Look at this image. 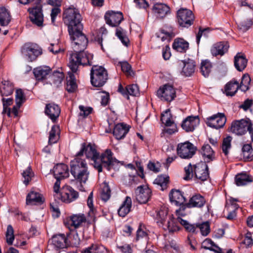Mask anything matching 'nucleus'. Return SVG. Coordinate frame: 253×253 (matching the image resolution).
<instances>
[{
    "instance_id": "473e14b6",
    "label": "nucleus",
    "mask_w": 253,
    "mask_h": 253,
    "mask_svg": "<svg viewBox=\"0 0 253 253\" xmlns=\"http://www.w3.org/2000/svg\"><path fill=\"white\" fill-rule=\"evenodd\" d=\"M43 199L42 195L38 192L31 191L27 196L26 203L28 205H34L42 203Z\"/></svg>"
},
{
    "instance_id": "a211bd4d",
    "label": "nucleus",
    "mask_w": 253,
    "mask_h": 253,
    "mask_svg": "<svg viewBox=\"0 0 253 253\" xmlns=\"http://www.w3.org/2000/svg\"><path fill=\"white\" fill-rule=\"evenodd\" d=\"M106 22L112 27L118 26L123 20V15L121 12L108 11L104 16Z\"/></svg>"
},
{
    "instance_id": "a19ab883",
    "label": "nucleus",
    "mask_w": 253,
    "mask_h": 253,
    "mask_svg": "<svg viewBox=\"0 0 253 253\" xmlns=\"http://www.w3.org/2000/svg\"><path fill=\"white\" fill-rule=\"evenodd\" d=\"M60 128L59 126L53 125L49 132L48 143L50 144L55 143L59 139Z\"/></svg>"
},
{
    "instance_id": "412c9836",
    "label": "nucleus",
    "mask_w": 253,
    "mask_h": 253,
    "mask_svg": "<svg viewBox=\"0 0 253 253\" xmlns=\"http://www.w3.org/2000/svg\"><path fill=\"white\" fill-rule=\"evenodd\" d=\"M180 65L182 67L181 74L185 77H189L193 74L196 68L195 62L190 59L181 61Z\"/></svg>"
},
{
    "instance_id": "338daca9",
    "label": "nucleus",
    "mask_w": 253,
    "mask_h": 253,
    "mask_svg": "<svg viewBox=\"0 0 253 253\" xmlns=\"http://www.w3.org/2000/svg\"><path fill=\"white\" fill-rule=\"evenodd\" d=\"M185 175L184 177L185 180H188L192 178L194 174V169L191 164H189L184 168Z\"/></svg>"
},
{
    "instance_id": "c03bdc74",
    "label": "nucleus",
    "mask_w": 253,
    "mask_h": 253,
    "mask_svg": "<svg viewBox=\"0 0 253 253\" xmlns=\"http://www.w3.org/2000/svg\"><path fill=\"white\" fill-rule=\"evenodd\" d=\"M10 21V16L9 11L4 7H0V25L6 26Z\"/></svg>"
},
{
    "instance_id": "9d476101",
    "label": "nucleus",
    "mask_w": 253,
    "mask_h": 253,
    "mask_svg": "<svg viewBox=\"0 0 253 253\" xmlns=\"http://www.w3.org/2000/svg\"><path fill=\"white\" fill-rule=\"evenodd\" d=\"M177 18L180 26L188 27L192 24L194 17L192 11L182 8L177 11Z\"/></svg>"
},
{
    "instance_id": "13d9d810",
    "label": "nucleus",
    "mask_w": 253,
    "mask_h": 253,
    "mask_svg": "<svg viewBox=\"0 0 253 253\" xmlns=\"http://www.w3.org/2000/svg\"><path fill=\"white\" fill-rule=\"evenodd\" d=\"M6 243L9 245H12L14 240V230L11 225H8L6 232Z\"/></svg>"
},
{
    "instance_id": "f03ea898",
    "label": "nucleus",
    "mask_w": 253,
    "mask_h": 253,
    "mask_svg": "<svg viewBox=\"0 0 253 253\" xmlns=\"http://www.w3.org/2000/svg\"><path fill=\"white\" fill-rule=\"evenodd\" d=\"M70 58L69 66L72 72L76 73L79 65L91 66L92 64L93 55L82 50H75Z\"/></svg>"
},
{
    "instance_id": "7ed1b4c3",
    "label": "nucleus",
    "mask_w": 253,
    "mask_h": 253,
    "mask_svg": "<svg viewBox=\"0 0 253 253\" xmlns=\"http://www.w3.org/2000/svg\"><path fill=\"white\" fill-rule=\"evenodd\" d=\"M60 181H56L53 186L54 197L55 200L70 203L78 197V193L69 186H64L60 190Z\"/></svg>"
},
{
    "instance_id": "cd10ccee",
    "label": "nucleus",
    "mask_w": 253,
    "mask_h": 253,
    "mask_svg": "<svg viewBox=\"0 0 253 253\" xmlns=\"http://www.w3.org/2000/svg\"><path fill=\"white\" fill-rule=\"evenodd\" d=\"M118 91L124 96H126L127 99L129 98L128 95L137 96L139 94V88L136 84L127 85L125 89L120 84Z\"/></svg>"
},
{
    "instance_id": "c756f323",
    "label": "nucleus",
    "mask_w": 253,
    "mask_h": 253,
    "mask_svg": "<svg viewBox=\"0 0 253 253\" xmlns=\"http://www.w3.org/2000/svg\"><path fill=\"white\" fill-rule=\"evenodd\" d=\"M178 223L179 222L177 220V218H175L172 215H170L163 228L165 230H168L169 232H176L179 229Z\"/></svg>"
},
{
    "instance_id": "9b49d317",
    "label": "nucleus",
    "mask_w": 253,
    "mask_h": 253,
    "mask_svg": "<svg viewBox=\"0 0 253 253\" xmlns=\"http://www.w3.org/2000/svg\"><path fill=\"white\" fill-rule=\"evenodd\" d=\"M196 151V148L189 141L179 143L177 146V154L182 159H188L192 158Z\"/></svg>"
},
{
    "instance_id": "6e6552de",
    "label": "nucleus",
    "mask_w": 253,
    "mask_h": 253,
    "mask_svg": "<svg viewBox=\"0 0 253 253\" xmlns=\"http://www.w3.org/2000/svg\"><path fill=\"white\" fill-rule=\"evenodd\" d=\"M82 30L76 29L73 30V33L69 32L75 50H84L87 46L88 41Z\"/></svg>"
},
{
    "instance_id": "58836bf2",
    "label": "nucleus",
    "mask_w": 253,
    "mask_h": 253,
    "mask_svg": "<svg viewBox=\"0 0 253 253\" xmlns=\"http://www.w3.org/2000/svg\"><path fill=\"white\" fill-rule=\"evenodd\" d=\"M252 178L246 173H241L236 175L235 181L237 186H243L252 181Z\"/></svg>"
},
{
    "instance_id": "2f4dec72",
    "label": "nucleus",
    "mask_w": 253,
    "mask_h": 253,
    "mask_svg": "<svg viewBox=\"0 0 253 253\" xmlns=\"http://www.w3.org/2000/svg\"><path fill=\"white\" fill-rule=\"evenodd\" d=\"M128 128L126 125L118 124L114 128L113 134L117 139L123 138L128 131Z\"/></svg>"
},
{
    "instance_id": "79ce46f5",
    "label": "nucleus",
    "mask_w": 253,
    "mask_h": 253,
    "mask_svg": "<svg viewBox=\"0 0 253 253\" xmlns=\"http://www.w3.org/2000/svg\"><path fill=\"white\" fill-rule=\"evenodd\" d=\"M202 247L206 249L214 252L216 253H222V250L210 239H205L203 243Z\"/></svg>"
},
{
    "instance_id": "e433bc0d",
    "label": "nucleus",
    "mask_w": 253,
    "mask_h": 253,
    "mask_svg": "<svg viewBox=\"0 0 253 253\" xmlns=\"http://www.w3.org/2000/svg\"><path fill=\"white\" fill-rule=\"evenodd\" d=\"M172 47L177 51L184 52L188 49L189 43L183 39H177L174 40Z\"/></svg>"
},
{
    "instance_id": "5fc2aeb1",
    "label": "nucleus",
    "mask_w": 253,
    "mask_h": 253,
    "mask_svg": "<svg viewBox=\"0 0 253 253\" xmlns=\"http://www.w3.org/2000/svg\"><path fill=\"white\" fill-rule=\"evenodd\" d=\"M116 35L124 45L125 46L128 45L129 40L126 34L125 31L123 29L120 27L117 28Z\"/></svg>"
},
{
    "instance_id": "4d7b16f0",
    "label": "nucleus",
    "mask_w": 253,
    "mask_h": 253,
    "mask_svg": "<svg viewBox=\"0 0 253 253\" xmlns=\"http://www.w3.org/2000/svg\"><path fill=\"white\" fill-rule=\"evenodd\" d=\"M25 100V96L23 90L21 89H17L16 90L15 101L18 107L20 108Z\"/></svg>"
},
{
    "instance_id": "774afa93",
    "label": "nucleus",
    "mask_w": 253,
    "mask_h": 253,
    "mask_svg": "<svg viewBox=\"0 0 253 253\" xmlns=\"http://www.w3.org/2000/svg\"><path fill=\"white\" fill-rule=\"evenodd\" d=\"M197 227H198L200 229L201 233L203 236H207L210 231V224L208 222H204L202 224H197Z\"/></svg>"
},
{
    "instance_id": "de8ad7c7",
    "label": "nucleus",
    "mask_w": 253,
    "mask_h": 253,
    "mask_svg": "<svg viewBox=\"0 0 253 253\" xmlns=\"http://www.w3.org/2000/svg\"><path fill=\"white\" fill-rule=\"evenodd\" d=\"M64 77L63 74L59 71H54L49 76L50 82L57 87L61 84Z\"/></svg>"
},
{
    "instance_id": "6ab92c4d",
    "label": "nucleus",
    "mask_w": 253,
    "mask_h": 253,
    "mask_svg": "<svg viewBox=\"0 0 253 253\" xmlns=\"http://www.w3.org/2000/svg\"><path fill=\"white\" fill-rule=\"evenodd\" d=\"M195 177L201 181L206 180L209 177L208 167L204 162H201L194 166Z\"/></svg>"
},
{
    "instance_id": "c85d7f7f",
    "label": "nucleus",
    "mask_w": 253,
    "mask_h": 253,
    "mask_svg": "<svg viewBox=\"0 0 253 253\" xmlns=\"http://www.w3.org/2000/svg\"><path fill=\"white\" fill-rule=\"evenodd\" d=\"M248 63L245 55L242 53H238L234 57V65L239 71H242L246 67Z\"/></svg>"
},
{
    "instance_id": "09e8293b",
    "label": "nucleus",
    "mask_w": 253,
    "mask_h": 253,
    "mask_svg": "<svg viewBox=\"0 0 253 253\" xmlns=\"http://www.w3.org/2000/svg\"><path fill=\"white\" fill-rule=\"evenodd\" d=\"M169 177L167 175H159L154 180V183L160 187L162 191L167 189Z\"/></svg>"
},
{
    "instance_id": "ddd939ff",
    "label": "nucleus",
    "mask_w": 253,
    "mask_h": 253,
    "mask_svg": "<svg viewBox=\"0 0 253 253\" xmlns=\"http://www.w3.org/2000/svg\"><path fill=\"white\" fill-rule=\"evenodd\" d=\"M113 153L110 149H106L105 152L99 156L100 163L101 166H104L108 170L114 168L115 165H118L120 162L113 157Z\"/></svg>"
},
{
    "instance_id": "aec40b11",
    "label": "nucleus",
    "mask_w": 253,
    "mask_h": 253,
    "mask_svg": "<svg viewBox=\"0 0 253 253\" xmlns=\"http://www.w3.org/2000/svg\"><path fill=\"white\" fill-rule=\"evenodd\" d=\"M199 123L200 120L198 116H190L183 121L181 127L186 132H192L194 131Z\"/></svg>"
},
{
    "instance_id": "f3484780",
    "label": "nucleus",
    "mask_w": 253,
    "mask_h": 253,
    "mask_svg": "<svg viewBox=\"0 0 253 253\" xmlns=\"http://www.w3.org/2000/svg\"><path fill=\"white\" fill-rule=\"evenodd\" d=\"M151 190L147 186H140L135 190L136 201L140 204H145L151 197Z\"/></svg>"
},
{
    "instance_id": "dca6fc26",
    "label": "nucleus",
    "mask_w": 253,
    "mask_h": 253,
    "mask_svg": "<svg viewBox=\"0 0 253 253\" xmlns=\"http://www.w3.org/2000/svg\"><path fill=\"white\" fill-rule=\"evenodd\" d=\"M152 9L156 18L158 19H163L170 13L169 6L163 3H155Z\"/></svg>"
},
{
    "instance_id": "864d4df0",
    "label": "nucleus",
    "mask_w": 253,
    "mask_h": 253,
    "mask_svg": "<svg viewBox=\"0 0 253 253\" xmlns=\"http://www.w3.org/2000/svg\"><path fill=\"white\" fill-rule=\"evenodd\" d=\"M119 64L121 67L122 71L127 77H132L134 75V72L131 70V65L126 61L120 62Z\"/></svg>"
},
{
    "instance_id": "393cba45",
    "label": "nucleus",
    "mask_w": 253,
    "mask_h": 253,
    "mask_svg": "<svg viewBox=\"0 0 253 253\" xmlns=\"http://www.w3.org/2000/svg\"><path fill=\"white\" fill-rule=\"evenodd\" d=\"M229 47L227 42H219L214 44L211 48V51L213 56L223 55Z\"/></svg>"
},
{
    "instance_id": "8fccbe9b",
    "label": "nucleus",
    "mask_w": 253,
    "mask_h": 253,
    "mask_svg": "<svg viewBox=\"0 0 253 253\" xmlns=\"http://www.w3.org/2000/svg\"><path fill=\"white\" fill-rule=\"evenodd\" d=\"M161 120L166 126H169L174 124L169 109L166 110L162 114Z\"/></svg>"
},
{
    "instance_id": "37998d69",
    "label": "nucleus",
    "mask_w": 253,
    "mask_h": 253,
    "mask_svg": "<svg viewBox=\"0 0 253 253\" xmlns=\"http://www.w3.org/2000/svg\"><path fill=\"white\" fill-rule=\"evenodd\" d=\"M168 210L166 207H162L157 213L156 220L157 223H160L164 226L168 219Z\"/></svg>"
},
{
    "instance_id": "6e6d98bb",
    "label": "nucleus",
    "mask_w": 253,
    "mask_h": 253,
    "mask_svg": "<svg viewBox=\"0 0 253 253\" xmlns=\"http://www.w3.org/2000/svg\"><path fill=\"white\" fill-rule=\"evenodd\" d=\"M251 78L248 75H245L242 78V81L239 86L240 89L245 92L249 89Z\"/></svg>"
},
{
    "instance_id": "4c0bfd02",
    "label": "nucleus",
    "mask_w": 253,
    "mask_h": 253,
    "mask_svg": "<svg viewBox=\"0 0 253 253\" xmlns=\"http://www.w3.org/2000/svg\"><path fill=\"white\" fill-rule=\"evenodd\" d=\"M202 154L204 157V160L207 162L212 161L214 159V151L208 144H205L203 146Z\"/></svg>"
},
{
    "instance_id": "680f3d73",
    "label": "nucleus",
    "mask_w": 253,
    "mask_h": 253,
    "mask_svg": "<svg viewBox=\"0 0 253 253\" xmlns=\"http://www.w3.org/2000/svg\"><path fill=\"white\" fill-rule=\"evenodd\" d=\"M22 176L24 178L23 181L24 183L26 185H28L32 177L34 176V173L32 171L31 167H28L27 169L23 172Z\"/></svg>"
},
{
    "instance_id": "0eeeda50",
    "label": "nucleus",
    "mask_w": 253,
    "mask_h": 253,
    "mask_svg": "<svg viewBox=\"0 0 253 253\" xmlns=\"http://www.w3.org/2000/svg\"><path fill=\"white\" fill-rule=\"evenodd\" d=\"M90 79L94 86H102L108 79L107 71L102 66H93L90 72Z\"/></svg>"
},
{
    "instance_id": "3c124183",
    "label": "nucleus",
    "mask_w": 253,
    "mask_h": 253,
    "mask_svg": "<svg viewBox=\"0 0 253 253\" xmlns=\"http://www.w3.org/2000/svg\"><path fill=\"white\" fill-rule=\"evenodd\" d=\"M242 153L244 159L247 161L252 160L253 158V149L251 144H247L243 146Z\"/></svg>"
},
{
    "instance_id": "a878e982",
    "label": "nucleus",
    "mask_w": 253,
    "mask_h": 253,
    "mask_svg": "<svg viewBox=\"0 0 253 253\" xmlns=\"http://www.w3.org/2000/svg\"><path fill=\"white\" fill-rule=\"evenodd\" d=\"M50 72V68L47 66H39L34 69L33 70L34 76L38 81L45 80Z\"/></svg>"
},
{
    "instance_id": "2eb2a0df",
    "label": "nucleus",
    "mask_w": 253,
    "mask_h": 253,
    "mask_svg": "<svg viewBox=\"0 0 253 253\" xmlns=\"http://www.w3.org/2000/svg\"><path fill=\"white\" fill-rule=\"evenodd\" d=\"M226 121V118L222 113H217L207 119V125L216 129L223 127Z\"/></svg>"
},
{
    "instance_id": "0e129e2a",
    "label": "nucleus",
    "mask_w": 253,
    "mask_h": 253,
    "mask_svg": "<svg viewBox=\"0 0 253 253\" xmlns=\"http://www.w3.org/2000/svg\"><path fill=\"white\" fill-rule=\"evenodd\" d=\"M232 137L230 136H227L225 138L222 142V150L223 152L225 155H227L229 153V150L231 148V141Z\"/></svg>"
},
{
    "instance_id": "49530a36",
    "label": "nucleus",
    "mask_w": 253,
    "mask_h": 253,
    "mask_svg": "<svg viewBox=\"0 0 253 253\" xmlns=\"http://www.w3.org/2000/svg\"><path fill=\"white\" fill-rule=\"evenodd\" d=\"M212 68V64L209 60H205L201 62L200 70L205 77H209L211 72Z\"/></svg>"
},
{
    "instance_id": "f8f14e48",
    "label": "nucleus",
    "mask_w": 253,
    "mask_h": 253,
    "mask_svg": "<svg viewBox=\"0 0 253 253\" xmlns=\"http://www.w3.org/2000/svg\"><path fill=\"white\" fill-rule=\"evenodd\" d=\"M157 95L162 100L170 102L176 96L175 89L172 84H166L159 89Z\"/></svg>"
},
{
    "instance_id": "4be33fe9",
    "label": "nucleus",
    "mask_w": 253,
    "mask_h": 253,
    "mask_svg": "<svg viewBox=\"0 0 253 253\" xmlns=\"http://www.w3.org/2000/svg\"><path fill=\"white\" fill-rule=\"evenodd\" d=\"M49 242L57 249H63L69 245L66 237L63 234L53 236Z\"/></svg>"
},
{
    "instance_id": "052dcab7",
    "label": "nucleus",
    "mask_w": 253,
    "mask_h": 253,
    "mask_svg": "<svg viewBox=\"0 0 253 253\" xmlns=\"http://www.w3.org/2000/svg\"><path fill=\"white\" fill-rule=\"evenodd\" d=\"M238 201L237 199H235L230 197L226 202V210H234L236 211L239 207V205L237 204Z\"/></svg>"
},
{
    "instance_id": "20e7f679",
    "label": "nucleus",
    "mask_w": 253,
    "mask_h": 253,
    "mask_svg": "<svg viewBox=\"0 0 253 253\" xmlns=\"http://www.w3.org/2000/svg\"><path fill=\"white\" fill-rule=\"evenodd\" d=\"M84 154L87 159L93 161L92 165L98 172L102 171V166L100 163L99 153L97 152L95 146L91 143L86 144L83 143L82 144L80 151L77 154L76 157L81 158Z\"/></svg>"
},
{
    "instance_id": "4468645a",
    "label": "nucleus",
    "mask_w": 253,
    "mask_h": 253,
    "mask_svg": "<svg viewBox=\"0 0 253 253\" xmlns=\"http://www.w3.org/2000/svg\"><path fill=\"white\" fill-rule=\"evenodd\" d=\"M28 11L30 13L29 17L32 22L38 27L42 26L43 15L41 5L39 4L35 7L29 8Z\"/></svg>"
},
{
    "instance_id": "39448f33",
    "label": "nucleus",
    "mask_w": 253,
    "mask_h": 253,
    "mask_svg": "<svg viewBox=\"0 0 253 253\" xmlns=\"http://www.w3.org/2000/svg\"><path fill=\"white\" fill-rule=\"evenodd\" d=\"M64 22L68 26V32L73 33V30H83L82 17L78 10L74 8H67L64 13Z\"/></svg>"
},
{
    "instance_id": "69168bd1",
    "label": "nucleus",
    "mask_w": 253,
    "mask_h": 253,
    "mask_svg": "<svg viewBox=\"0 0 253 253\" xmlns=\"http://www.w3.org/2000/svg\"><path fill=\"white\" fill-rule=\"evenodd\" d=\"M252 25V21L251 19L241 21L238 24L239 29L242 32H245L248 30Z\"/></svg>"
},
{
    "instance_id": "c9c22d12",
    "label": "nucleus",
    "mask_w": 253,
    "mask_h": 253,
    "mask_svg": "<svg viewBox=\"0 0 253 253\" xmlns=\"http://www.w3.org/2000/svg\"><path fill=\"white\" fill-rule=\"evenodd\" d=\"M239 88V85L238 82L236 81L233 80L225 85L224 93L227 96H232L235 95Z\"/></svg>"
},
{
    "instance_id": "603ef678",
    "label": "nucleus",
    "mask_w": 253,
    "mask_h": 253,
    "mask_svg": "<svg viewBox=\"0 0 253 253\" xmlns=\"http://www.w3.org/2000/svg\"><path fill=\"white\" fill-rule=\"evenodd\" d=\"M83 253H108V251L104 246L92 245L86 249Z\"/></svg>"
},
{
    "instance_id": "f257e3e1",
    "label": "nucleus",
    "mask_w": 253,
    "mask_h": 253,
    "mask_svg": "<svg viewBox=\"0 0 253 253\" xmlns=\"http://www.w3.org/2000/svg\"><path fill=\"white\" fill-rule=\"evenodd\" d=\"M71 173L74 178L81 183H85L87 180L89 171L85 161L76 157L70 163Z\"/></svg>"
},
{
    "instance_id": "1a4fd4ad",
    "label": "nucleus",
    "mask_w": 253,
    "mask_h": 253,
    "mask_svg": "<svg viewBox=\"0 0 253 253\" xmlns=\"http://www.w3.org/2000/svg\"><path fill=\"white\" fill-rule=\"evenodd\" d=\"M21 52L26 60L29 62H32L42 54V50L37 45L28 43L23 45Z\"/></svg>"
},
{
    "instance_id": "a18cd8bd",
    "label": "nucleus",
    "mask_w": 253,
    "mask_h": 253,
    "mask_svg": "<svg viewBox=\"0 0 253 253\" xmlns=\"http://www.w3.org/2000/svg\"><path fill=\"white\" fill-rule=\"evenodd\" d=\"M77 85L74 75L73 73H69L67 77L66 89L69 92H73L77 89Z\"/></svg>"
},
{
    "instance_id": "7c9ffc66",
    "label": "nucleus",
    "mask_w": 253,
    "mask_h": 253,
    "mask_svg": "<svg viewBox=\"0 0 253 253\" xmlns=\"http://www.w3.org/2000/svg\"><path fill=\"white\" fill-rule=\"evenodd\" d=\"M169 197L170 202L177 206H181L185 201L183 194L178 190H172L169 194Z\"/></svg>"
},
{
    "instance_id": "bb28decb",
    "label": "nucleus",
    "mask_w": 253,
    "mask_h": 253,
    "mask_svg": "<svg viewBox=\"0 0 253 253\" xmlns=\"http://www.w3.org/2000/svg\"><path fill=\"white\" fill-rule=\"evenodd\" d=\"M205 203L206 200L204 197L200 194H196L190 198L189 202L186 204V207L189 208H201Z\"/></svg>"
},
{
    "instance_id": "f704fd0d",
    "label": "nucleus",
    "mask_w": 253,
    "mask_h": 253,
    "mask_svg": "<svg viewBox=\"0 0 253 253\" xmlns=\"http://www.w3.org/2000/svg\"><path fill=\"white\" fill-rule=\"evenodd\" d=\"M131 204L132 201L131 198L127 196L118 211V214L120 216L125 217L130 211Z\"/></svg>"
},
{
    "instance_id": "bf43d9fd",
    "label": "nucleus",
    "mask_w": 253,
    "mask_h": 253,
    "mask_svg": "<svg viewBox=\"0 0 253 253\" xmlns=\"http://www.w3.org/2000/svg\"><path fill=\"white\" fill-rule=\"evenodd\" d=\"M67 242L69 244L73 245H78L80 243V238L78 234L75 232L70 233L66 237Z\"/></svg>"
},
{
    "instance_id": "e2e57ef3",
    "label": "nucleus",
    "mask_w": 253,
    "mask_h": 253,
    "mask_svg": "<svg viewBox=\"0 0 253 253\" xmlns=\"http://www.w3.org/2000/svg\"><path fill=\"white\" fill-rule=\"evenodd\" d=\"M111 196V190L110 189L106 183H105L102 189V192L101 194V197L102 200L104 201H108Z\"/></svg>"
},
{
    "instance_id": "ea45409f",
    "label": "nucleus",
    "mask_w": 253,
    "mask_h": 253,
    "mask_svg": "<svg viewBox=\"0 0 253 253\" xmlns=\"http://www.w3.org/2000/svg\"><path fill=\"white\" fill-rule=\"evenodd\" d=\"M85 221L86 218L84 214H75L71 217L70 224L71 226L77 228L79 227Z\"/></svg>"
},
{
    "instance_id": "b1692460",
    "label": "nucleus",
    "mask_w": 253,
    "mask_h": 253,
    "mask_svg": "<svg viewBox=\"0 0 253 253\" xmlns=\"http://www.w3.org/2000/svg\"><path fill=\"white\" fill-rule=\"evenodd\" d=\"M45 113L54 122L59 117L60 109L57 105L54 103H49L46 106Z\"/></svg>"
},
{
    "instance_id": "72a5a7b5",
    "label": "nucleus",
    "mask_w": 253,
    "mask_h": 253,
    "mask_svg": "<svg viewBox=\"0 0 253 253\" xmlns=\"http://www.w3.org/2000/svg\"><path fill=\"white\" fill-rule=\"evenodd\" d=\"M14 90L13 84L9 81H3L0 84V92L2 96L11 95Z\"/></svg>"
},
{
    "instance_id": "5701e85b",
    "label": "nucleus",
    "mask_w": 253,
    "mask_h": 253,
    "mask_svg": "<svg viewBox=\"0 0 253 253\" xmlns=\"http://www.w3.org/2000/svg\"><path fill=\"white\" fill-rule=\"evenodd\" d=\"M53 171L56 181H60L61 178L68 177L69 175L68 166L63 164L56 165L53 168Z\"/></svg>"
},
{
    "instance_id": "423d86ee",
    "label": "nucleus",
    "mask_w": 253,
    "mask_h": 253,
    "mask_svg": "<svg viewBox=\"0 0 253 253\" xmlns=\"http://www.w3.org/2000/svg\"><path fill=\"white\" fill-rule=\"evenodd\" d=\"M252 121L248 118L233 121L231 125V132L237 135H242L248 130L253 140V128Z\"/></svg>"
}]
</instances>
